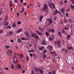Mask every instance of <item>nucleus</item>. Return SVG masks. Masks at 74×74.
<instances>
[{
    "label": "nucleus",
    "instance_id": "1",
    "mask_svg": "<svg viewBox=\"0 0 74 74\" xmlns=\"http://www.w3.org/2000/svg\"><path fill=\"white\" fill-rule=\"evenodd\" d=\"M60 43H61V41L59 40L55 41L54 42L55 45H58V46L60 48L62 47V44H60Z\"/></svg>",
    "mask_w": 74,
    "mask_h": 74
},
{
    "label": "nucleus",
    "instance_id": "2",
    "mask_svg": "<svg viewBox=\"0 0 74 74\" xmlns=\"http://www.w3.org/2000/svg\"><path fill=\"white\" fill-rule=\"evenodd\" d=\"M6 53L8 55V56H11L12 55V52L10 50H8L6 51Z\"/></svg>",
    "mask_w": 74,
    "mask_h": 74
},
{
    "label": "nucleus",
    "instance_id": "3",
    "mask_svg": "<svg viewBox=\"0 0 74 74\" xmlns=\"http://www.w3.org/2000/svg\"><path fill=\"white\" fill-rule=\"evenodd\" d=\"M57 13H59L60 14H61V13L60 12L58 11V10H56V11H54V12L53 13V15H56L57 14Z\"/></svg>",
    "mask_w": 74,
    "mask_h": 74
},
{
    "label": "nucleus",
    "instance_id": "4",
    "mask_svg": "<svg viewBox=\"0 0 74 74\" xmlns=\"http://www.w3.org/2000/svg\"><path fill=\"white\" fill-rule=\"evenodd\" d=\"M47 21L49 22H50V25H51V24L53 23V22H52V19L51 18L47 19Z\"/></svg>",
    "mask_w": 74,
    "mask_h": 74
},
{
    "label": "nucleus",
    "instance_id": "5",
    "mask_svg": "<svg viewBox=\"0 0 74 74\" xmlns=\"http://www.w3.org/2000/svg\"><path fill=\"white\" fill-rule=\"evenodd\" d=\"M12 34H13V32L12 31H10V32L8 33L6 35L8 37H9L10 36H11L12 35Z\"/></svg>",
    "mask_w": 74,
    "mask_h": 74
},
{
    "label": "nucleus",
    "instance_id": "6",
    "mask_svg": "<svg viewBox=\"0 0 74 74\" xmlns=\"http://www.w3.org/2000/svg\"><path fill=\"white\" fill-rule=\"evenodd\" d=\"M48 32H51V33H54L55 32V30L52 29H49L48 30Z\"/></svg>",
    "mask_w": 74,
    "mask_h": 74
},
{
    "label": "nucleus",
    "instance_id": "7",
    "mask_svg": "<svg viewBox=\"0 0 74 74\" xmlns=\"http://www.w3.org/2000/svg\"><path fill=\"white\" fill-rule=\"evenodd\" d=\"M47 5L45 4L44 5V7L43 8L42 10H41L42 11H44V10H45L46 9H47Z\"/></svg>",
    "mask_w": 74,
    "mask_h": 74
},
{
    "label": "nucleus",
    "instance_id": "8",
    "mask_svg": "<svg viewBox=\"0 0 74 74\" xmlns=\"http://www.w3.org/2000/svg\"><path fill=\"white\" fill-rule=\"evenodd\" d=\"M47 48L48 49L49 48L50 51H52V49L53 48V47L49 45L47 47Z\"/></svg>",
    "mask_w": 74,
    "mask_h": 74
},
{
    "label": "nucleus",
    "instance_id": "9",
    "mask_svg": "<svg viewBox=\"0 0 74 74\" xmlns=\"http://www.w3.org/2000/svg\"><path fill=\"white\" fill-rule=\"evenodd\" d=\"M3 25L5 26H8V23L7 22L4 21Z\"/></svg>",
    "mask_w": 74,
    "mask_h": 74
},
{
    "label": "nucleus",
    "instance_id": "10",
    "mask_svg": "<svg viewBox=\"0 0 74 74\" xmlns=\"http://www.w3.org/2000/svg\"><path fill=\"white\" fill-rule=\"evenodd\" d=\"M52 2H51V3L50 2L49 3V7H50L51 9H52L53 8V7H52Z\"/></svg>",
    "mask_w": 74,
    "mask_h": 74
},
{
    "label": "nucleus",
    "instance_id": "11",
    "mask_svg": "<svg viewBox=\"0 0 74 74\" xmlns=\"http://www.w3.org/2000/svg\"><path fill=\"white\" fill-rule=\"evenodd\" d=\"M25 34L26 36H27L28 37H30V35H29V32L28 31H26L25 33Z\"/></svg>",
    "mask_w": 74,
    "mask_h": 74
},
{
    "label": "nucleus",
    "instance_id": "12",
    "mask_svg": "<svg viewBox=\"0 0 74 74\" xmlns=\"http://www.w3.org/2000/svg\"><path fill=\"white\" fill-rule=\"evenodd\" d=\"M49 39L50 41H53V37L51 36H50L49 37Z\"/></svg>",
    "mask_w": 74,
    "mask_h": 74
},
{
    "label": "nucleus",
    "instance_id": "13",
    "mask_svg": "<svg viewBox=\"0 0 74 74\" xmlns=\"http://www.w3.org/2000/svg\"><path fill=\"white\" fill-rule=\"evenodd\" d=\"M22 31V29L20 28L17 30V31L16 32V33L18 34L19 33H21V32Z\"/></svg>",
    "mask_w": 74,
    "mask_h": 74
},
{
    "label": "nucleus",
    "instance_id": "14",
    "mask_svg": "<svg viewBox=\"0 0 74 74\" xmlns=\"http://www.w3.org/2000/svg\"><path fill=\"white\" fill-rule=\"evenodd\" d=\"M36 32L39 35V36H41V35H42V33L41 32H39L38 31H36Z\"/></svg>",
    "mask_w": 74,
    "mask_h": 74
},
{
    "label": "nucleus",
    "instance_id": "15",
    "mask_svg": "<svg viewBox=\"0 0 74 74\" xmlns=\"http://www.w3.org/2000/svg\"><path fill=\"white\" fill-rule=\"evenodd\" d=\"M8 16L6 15L5 17V19L4 21H8Z\"/></svg>",
    "mask_w": 74,
    "mask_h": 74
},
{
    "label": "nucleus",
    "instance_id": "16",
    "mask_svg": "<svg viewBox=\"0 0 74 74\" xmlns=\"http://www.w3.org/2000/svg\"><path fill=\"white\" fill-rule=\"evenodd\" d=\"M39 30H40V31L42 32H43V31L44 30V29L42 28H41L40 27H39L38 28Z\"/></svg>",
    "mask_w": 74,
    "mask_h": 74
},
{
    "label": "nucleus",
    "instance_id": "17",
    "mask_svg": "<svg viewBox=\"0 0 74 74\" xmlns=\"http://www.w3.org/2000/svg\"><path fill=\"white\" fill-rule=\"evenodd\" d=\"M43 18H44V16H41L40 18V22H42V19H43Z\"/></svg>",
    "mask_w": 74,
    "mask_h": 74
},
{
    "label": "nucleus",
    "instance_id": "18",
    "mask_svg": "<svg viewBox=\"0 0 74 74\" xmlns=\"http://www.w3.org/2000/svg\"><path fill=\"white\" fill-rule=\"evenodd\" d=\"M62 33H64V34H67V33L66 32V31L64 30V29H63L62 30Z\"/></svg>",
    "mask_w": 74,
    "mask_h": 74
},
{
    "label": "nucleus",
    "instance_id": "19",
    "mask_svg": "<svg viewBox=\"0 0 74 74\" xmlns=\"http://www.w3.org/2000/svg\"><path fill=\"white\" fill-rule=\"evenodd\" d=\"M20 56L21 57V59H21H21L23 58V57H24V56L23 55L22 53H21L20 54Z\"/></svg>",
    "mask_w": 74,
    "mask_h": 74
},
{
    "label": "nucleus",
    "instance_id": "20",
    "mask_svg": "<svg viewBox=\"0 0 74 74\" xmlns=\"http://www.w3.org/2000/svg\"><path fill=\"white\" fill-rule=\"evenodd\" d=\"M38 70L39 71H40V73H41V74H43V71H42V70H41V69H40V68H39Z\"/></svg>",
    "mask_w": 74,
    "mask_h": 74
},
{
    "label": "nucleus",
    "instance_id": "21",
    "mask_svg": "<svg viewBox=\"0 0 74 74\" xmlns=\"http://www.w3.org/2000/svg\"><path fill=\"white\" fill-rule=\"evenodd\" d=\"M16 27V24H15V23H14L13 24H12V27H13V28H14V27Z\"/></svg>",
    "mask_w": 74,
    "mask_h": 74
},
{
    "label": "nucleus",
    "instance_id": "22",
    "mask_svg": "<svg viewBox=\"0 0 74 74\" xmlns=\"http://www.w3.org/2000/svg\"><path fill=\"white\" fill-rule=\"evenodd\" d=\"M42 45H47V44L45 43V41L44 40L42 41Z\"/></svg>",
    "mask_w": 74,
    "mask_h": 74
},
{
    "label": "nucleus",
    "instance_id": "23",
    "mask_svg": "<svg viewBox=\"0 0 74 74\" xmlns=\"http://www.w3.org/2000/svg\"><path fill=\"white\" fill-rule=\"evenodd\" d=\"M17 42L18 43H21V42H22V40L21 39H17Z\"/></svg>",
    "mask_w": 74,
    "mask_h": 74
},
{
    "label": "nucleus",
    "instance_id": "24",
    "mask_svg": "<svg viewBox=\"0 0 74 74\" xmlns=\"http://www.w3.org/2000/svg\"><path fill=\"white\" fill-rule=\"evenodd\" d=\"M13 63H14V64H16V63H18V60H16L15 61L14 60L13 61Z\"/></svg>",
    "mask_w": 74,
    "mask_h": 74
},
{
    "label": "nucleus",
    "instance_id": "25",
    "mask_svg": "<svg viewBox=\"0 0 74 74\" xmlns=\"http://www.w3.org/2000/svg\"><path fill=\"white\" fill-rule=\"evenodd\" d=\"M10 7H12V2L10 1Z\"/></svg>",
    "mask_w": 74,
    "mask_h": 74
},
{
    "label": "nucleus",
    "instance_id": "26",
    "mask_svg": "<svg viewBox=\"0 0 74 74\" xmlns=\"http://www.w3.org/2000/svg\"><path fill=\"white\" fill-rule=\"evenodd\" d=\"M36 34H34V33H32V37H35V36H36Z\"/></svg>",
    "mask_w": 74,
    "mask_h": 74
},
{
    "label": "nucleus",
    "instance_id": "27",
    "mask_svg": "<svg viewBox=\"0 0 74 74\" xmlns=\"http://www.w3.org/2000/svg\"><path fill=\"white\" fill-rule=\"evenodd\" d=\"M68 49H73V48L72 47H68L67 48Z\"/></svg>",
    "mask_w": 74,
    "mask_h": 74
},
{
    "label": "nucleus",
    "instance_id": "28",
    "mask_svg": "<svg viewBox=\"0 0 74 74\" xmlns=\"http://www.w3.org/2000/svg\"><path fill=\"white\" fill-rule=\"evenodd\" d=\"M30 53L31 52H34V49H32L31 50H29L28 51Z\"/></svg>",
    "mask_w": 74,
    "mask_h": 74
},
{
    "label": "nucleus",
    "instance_id": "29",
    "mask_svg": "<svg viewBox=\"0 0 74 74\" xmlns=\"http://www.w3.org/2000/svg\"><path fill=\"white\" fill-rule=\"evenodd\" d=\"M61 12H62V13L64 12V9L63 8L61 9Z\"/></svg>",
    "mask_w": 74,
    "mask_h": 74
},
{
    "label": "nucleus",
    "instance_id": "30",
    "mask_svg": "<svg viewBox=\"0 0 74 74\" xmlns=\"http://www.w3.org/2000/svg\"><path fill=\"white\" fill-rule=\"evenodd\" d=\"M35 38L36 39H38V35H37V34H35Z\"/></svg>",
    "mask_w": 74,
    "mask_h": 74
},
{
    "label": "nucleus",
    "instance_id": "31",
    "mask_svg": "<svg viewBox=\"0 0 74 74\" xmlns=\"http://www.w3.org/2000/svg\"><path fill=\"white\" fill-rule=\"evenodd\" d=\"M71 8H73V10L74 9V6L73 5H70Z\"/></svg>",
    "mask_w": 74,
    "mask_h": 74
},
{
    "label": "nucleus",
    "instance_id": "32",
    "mask_svg": "<svg viewBox=\"0 0 74 74\" xmlns=\"http://www.w3.org/2000/svg\"><path fill=\"white\" fill-rule=\"evenodd\" d=\"M43 56L44 58H47V55H46L45 53L43 54Z\"/></svg>",
    "mask_w": 74,
    "mask_h": 74
},
{
    "label": "nucleus",
    "instance_id": "33",
    "mask_svg": "<svg viewBox=\"0 0 74 74\" xmlns=\"http://www.w3.org/2000/svg\"><path fill=\"white\" fill-rule=\"evenodd\" d=\"M58 34L60 36H62V34H61V33H60V32H58Z\"/></svg>",
    "mask_w": 74,
    "mask_h": 74
},
{
    "label": "nucleus",
    "instance_id": "34",
    "mask_svg": "<svg viewBox=\"0 0 74 74\" xmlns=\"http://www.w3.org/2000/svg\"><path fill=\"white\" fill-rule=\"evenodd\" d=\"M16 53H15V54L14 55V57H13V59H14L15 58H16Z\"/></svg>",
    "mask_w": 74,
    "mask_h": 74
},
{
    "label": "nucleus",
    "instance_id": "35",
    "mask_svg": "<svg viewBox=\"0 0 74 74\" xmlns=\"http://www.w3.org/2000/svg\"><path fill=\"white\" fill-rule=\"evenodd\" d=\"M25 10V9H24V8H23L22 9V11L21 12H19L20 13H22V12H23V11H24V10Z\"/></svg>",
    "mask_w": 74,
    "mask_h": 74
},
{
    "label": "nucleus",
    "instance_id": "36",
    "mask_svg": "<svg viewBox=\"0 0 74 74\" xmlns=\"http://www.w3.org/2000/svg\"><path fill=\"white\" fill-rule=\"evenodd\" d=\"M51 4H52V5L53 8H55V4H53V3H51Z\"/></svg>",
    "mask_w": 74,
    "mask_h": 74
},
{
    "label": "nucleus",
    "instance_id": "37",
    "mask_svg": "<svg viewBox=\"0 0 74 74\" xmlns=\"http://www.w3.org/2000/svg\"><path fill=\"white\" fill-rule=\"evenodd\" d=\"M39 50L40 51H41V50H42L43 49V47H41V48H39Z\"/></svg>",
    "mask_w": 74,
    "mask_h": 74
},
{
    "label": "nucleus",
    "instance_id": "38",
    "mask_svg": "<svg viewBox=\"0 0 74 74\" xmlns=\"http://www.w3.org/2000/svg\"><path fill=\"white\" fill-rule=\"evenodd\" d=\"M3 33V30H0V34H1V33Z\"/></svg>",
    "mask_w": 74,
    "mask_h": 74
},
{
    "label": "nucleus",
    "instance_id": "39",
    "mask_svg": "<svg viewBox=\"0 0 74 74\" xmlns=\"http://www.w3.org/2000/svg\"><path fill=\"white\" fill-rule=\"evenodd\" d=\"M65 15L66 16V17H69V14L67 13H66L65 14Z\"/></svg>",
    "mask_w": 74,
    "mask_h": 74
},
{
    "label": "nucleus",
    "instance_id": "40",
    "mask_svg": "<svg viewBox=\"0 0 74 74\" xmlns=\"http://www.w3.org/2000/svg\"><path fill=\"white\" fill-rule=\"evenodd\" d=\"M53 74H56V71H52Z\"/></svg>",
    "mask_w": 74,
    "mask_h": 74
},
{
    "label": "nucleus",
    "instance_id": "41",
    "mask_svg": "<svg viewBox=\"0 0 74 74\" xmlns=\"http://www.w3.org/2000/svg\"><path fill=\"white\" fill-rule=\"evenodd\" d=\"M17 24H18V25H21V22L20 21L17 22Z\"/></svg>",
    "mask_w": 74,
    "mask_h": 74
},
{
    "label": "nucleus",
    "instance_id": "42",
    "mask_svg": "<svg viewBox=\"0 0 74 74\" xmlns=\"http://www.w3.org/2000/svg\"><path fill=\"white\" fill-rule=\"evenodd\" d=\"M50 53L51 54H55V52L54 51H51L50 52Z\"/></svg>",
    "mask_w": 74,
    "mask_h": 74
},
{
    "label": "nucleus",
    "instance_id": "43",
    "mask_svg": "<svg viewBox=\"0 0 74 74\" xmlns=\"http://www.w3.org/2000/svg\"><path fill=\"white\" fill-rule=\"evenodd\" d=\"M67 38H70V37H71V36L70 35H68L67 36Z\"/></svg>",
    "mask_w": 74,
    "mask_h": 74
},
{
    "label": "nucleus",
    "instance_id": "44",
    "mask_svg": "<svg viewBox=\"0 0 74 74\" xmlns=\"http://www.w3.org/2000/svg\"><path fill=\"white\" fill-rule=\"evenodd\" d=\"M21 65L19 64L18 65V67L19 68V69H21Z\"/></svg>",
    "mask_w": 74,
    "mask_h": 74
},
{
    "label": "nucleus",
    "instance_id": "45",
    "mask_svg": "<svg viewBox=\"0 0 74 74\" xmlns=\"http://www.w3.org/2000/svg\"><path fill=\"white\" fill-rule=\"evenodd\" d=\"M64 22H65V23H67V20H66V19H64Z\"/></svg>",
    "mask_w": 74,
    "mask_h": 74
},
{
    "label": "nucleus",
    "instance_id": "46",
    "mask_svg": "<svg viewBox=\"0 0 74 74\" xmlns=\"http://www.w3.org/2000/svg\"><path fill=\"white\" fill-rule=\"evenodd\" d=\"M31 74H34V70H32V71Z\"/></svg>",
    "mask_w": 74,
    "mask_h": 74
},
{
    "label": "nucleus",
    "instance_id": "47",
    "mask_svg": "<svg viewBox=\"0 0 74 74\" xmlns=\"http://www.w3.org/2000/svg\"><path fill=\"white\" fill-rule=\"evenodd\" d=\"M64 30H68V29H67L66 27H64Z\"/></svg>",
    "mask_w": 74,
    "mask_h": 74
},
{
    "label": "nucleus",
    "instance_id": "48",
    "mask_svg": "<svg viewBox=\"0 0 74 74\" xmlns=\"http://www.w3.org/2000/svg\"><path fill=\"white\" fill-rule=\"evenodd\" d=\"M35 70H36L37 72H38V69L37 68H35Z\"/></svg>",
    "mask_w": 74,
    "mask_h": 74
},
{
    "label": "nucleus",
    "instance_id": "49",
    "mask_svg": "<svg viewBox=\"0 0 74 74\" xmlns=\"http://www.w3.org/2000/svg\"><path fill=\"white\" fill-rule=\"evenodd\" d=\"M21 38L22 40H25V38L23 37H21Z\"/></svg>",
    "mask_w": 74,
    "mask_h": 74
},
{
    "label": "nucleus",
    "instance_id": "50",
    "mask_svg": "<svg viewBox=\"0 0 74 74\" xmlns=\"http://www.w3.org/2000/svg\"><path fill=\"white\" fill-rule=\"evenodd\" d=\"M65 53H67V52H68V50H67V49H66L65 50Z\"/></svg>",
    "mask_w": 74,
    "mask_h": 74
},
{
    "label": "nucleus",
    "instance_id": "51",
    "mask_svg": "<svg viewBox=\"0 0 74 74\" xmlns=\"http://www.w3.org/2000/svg\"><path fill=\"white\" fill-rule=\"evenodd\" d=\"M29 55L31 57H32L33 56V54L32 53L29 54Z\"/></svg>",
    "mask_w": 74,
    "mask_h": 74
},
{
    "label": "nucleus",
    "instance_id": "52",
    "mask_svg": "<svg viewBox=\"0 0 74 74\" xmlns=\"http://www.w3.org/2000/svg\"><path fill=\"white\" fill-rule=\"evenodd\" d=\"M8 28V29H11V27L10 26H7Z\"/></svg>",
    "mask_w": 74,
    "mask_h": 74
},
{
    "label": "nucleus",
    "instance_id": "53",
    "mask_svg": "<svg viewBox=\"0 0 74 74\" xmlns=\"http://www.w3.org/2000/svg\"><path fill=\"white\" fill-rule=\"evenodd\" d=\"M69 10H70V9L69 8L67 9L66 11H67V12H69Z\"/></svg>",
    "mask_w": 74,
    "mask_h": 74
},
{
    "label": "nucleus",
    "instance_id": "54",
    "mask_svg": "<svg viewBox=\"0 0 74 74\" xmlns=\"http://www.w3.org/2000/svg\"><path fill=\"white\" fill-rule=\"evenodd\" d=\"M14 1L16 4L17 3V0H14Z\"/></svg>",
    "mask_w": 74,
    "mask_h": 74
},
{
    "label": "nucleus",
    "instance_id": "55",
    "mask_svg": "<svg viewBox=\"0 0 74 74\" xmlns=\"http://www.w3.org/2000/svg\"><path fill=\"white\" fill-rule=\"evenodd\" d=\"M46 36H48V32H46Z\"/></svg>",
    "mask_w": 74,
    "mask_h": 74
},
{
    "label": "nucleus",
    "instance_id": "56",
    "mask_svg": "<svg viewBox=\"0 0 74 74\" xmlns=\"http://www.w3.org/2000/svg\"><path fill=\"white\" fill-rule=\"evenodd\" d=\"M25 70H23V71L22 72V73L23 74H24V73H25Z\"/></svg>",
    "mask_w": 74,
    "mask_h": 74
},
{
    "label": "nucleus",
    "instance_id": "57",
    "mask_svg": "<svg viewBox=\"0 0 74 74\" xmlns=\"http://www.w3.org/2000/svg\"><path fill=\"white\" fill-rule=\"evenodd\" d=\"M5 47H6V49H8V48H9L10 47L9 46H5Z\"/></svg>",
    "mask_w": 74,
    "mask_h": 74
},
{
    "label": "nucleus",
    "instance_id": "58",
    "mask_svg": "<svg viewBox=\"0 0 74 74\" xmlns=\"http://www.w3.org/2000/svg\"><path fill=\"white\" fill-rule=\"evenodd\" d=\"M29 57H27V59H26L27 60H29Z\"/></svg>",
    "mask_w": 74,
    "mask_h": 74
},
{
    "label": "nucleus",
    "instance_id": "59",
    "mask_svg": "<svg viewBox=\"0 0 74 74\" xmlns=\"http://www.w3.org/2000/svg\"><path fill=\"white\" fill-rule=\"evenodd\" d=\"M64 3H67V1L66 0H65L64 1Z\"/></svg>",
    "mask_w": 74,
    "mask_h": 74
},
{
    "label": "nucleus",
    "instance_id": "60",
    "mask_svg": "<svg viewBox=\"0 0 74 74\" xmlns=\"http://www.w3.org/2000/svg\"><path fill=\"white\" fill-rule=\"evenodd\" d=\"M47 53V50H45L44 51V53Z\"/></svg>",
    "mask_w": 74,
    "mask_h": 74
},
{
    "label": "nucleus",
    "instance_id": "61",
    "mask_svg": "<svg viewBox=\"0 0 74 74\" xmlns=\"http://www.w3.org/2000/svg\"><path fill=\"white\" fill-rule=\"evenodd\" d=\"M62 52H64V49L63 48L62 49Z\"/></svg>",
    "mask_w": 74,
    "mask_h": 74
},
{
    "label": "nucleus",
    "instance_id": "62",
    "mask_svg": "<svg viewBox=\"0 0 74 74\" xmlns=\"http://www.w3.org/2000/svg\"><path fill=\"white\" fill-rule=\"evenodd\" d=\"M11 67L12 69H14V66H13V65H12Z\"/></svg>",
    "mask_w": 74,
    "mask_h": 74
},
{
    "label": "nucleus",
    "instance_id": "63",
    "mask_svg": "<svg viewBox=\"0 0 74 74\" xmlns=\"http://www.w3.org/2000/svg\"><path fill=\"white\" fill-rule=\"evenodd\" d=\"M10 42H14V40H10Z\"/></svg>",
    "mask_w": 74,
    "mask_h": 74
},
{
    "label": "nucleus",
    "instance_id": "64",
    "mask_svg": "<svg viewBox=\"0 0 74 74\" xmlns=\"http://www.w3.org/2000/svg\"><path fill=\"white\" fill-rule=\"evenodd\" d=\"M5 70H8V68H5Z\"/></svg>",
    "mask_w": 74,
    "mask_h": 74
}]
</instances>
